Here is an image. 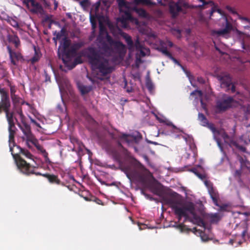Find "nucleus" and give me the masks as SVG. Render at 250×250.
<instances>
[{
  "mask_svg": "<svg viewBox=\"0 0 250 250\" xmlns=\"http://www.w3.org/2000/svg\"><path fill=\"white\" fill-rule=\"evenodd\" d=\"M8 49L10 54V58L11 59L12 62L14 63H16L15 59H19L21 58V55L20 54H16L15 52L12 51L11 49L8 47Z\"/></svg>",
  "mask_w": 250,
  "mask_h": 250,
  "instance_id": "obj_5",
  "label": "nucleus"
},
{
  "mask_svg": "<svg viewBox=\"0 0 250 250\" xmlns=\"http://www.w3.org/2000/svg\"><path fill=\"white\" fill-rule=\"evenodd\" d=\"M191 95L192 96L195 95V98H199V99H200L201 97L202 93L200 91L196 90L194 92L191 93Z\"/></svg>",
  "mask_w": 250,
  "mask_h": 250,
  "instance_id": "obj_12",
  "label": "nucleus"
},
{
  "mask_svg": "<svg viewBox=\"0 0 250 250\" xmlns=\"http://www.w3.org/2000/svg\"><path fill=\"white\" fill-rule=\"evenodd\" d=\"M118 23L120 24V25H121V26H122L123 27H126V25L124 24V21L122 20H120L119 21H118Z\"/></svg>",
  "mask_w": 250,
  "mask_h": 250,
  "instance_id": "obj_17",
  "label": "nucleus"
},
{
  "mask_svg": "<svg viewBox=\"0 0 250 250\" xmlns=\"http://www.w3.org/2000/svg\"><path fill=\"white\" fill-rule=\"evenodd\" d=\"M210 129H211V130L214 132V128L213 127H210Z\"/></svg>",
  "mask_w": 250,
  "mask_h": 250,
  "instance_id": "obj_26",
  "label": "nucleus"
},
{
  "mask_svg": "<svg viewBox=\"0 0 250 250\" xmlns=\"http://www.w3.org/2000/svg\"><path fill=\"white\" fill-rule=\"evenodd\" d=\"M234 102L230 98H228L226 100L223 101L220 104H219V107L221 109H225L229 107L234 106Z\"/></svg>",
  "mask_w": 250,
  "mask_h": 250,
  "instance_id": "obj_4",
  "label": "nucleus"
},
{
  "mask_svg": "<svg viewBox=\"0 0 250 250\" xmlns=\"http://www.w3.org/2000/svg\"><path fill=\"white\" fill-rule=\"evenodd\" d=\"M130 41V39H128V42Z\"/></svg>",
  "mask_w": 250,
  "mask_h": 250,
  "instance_id": "obj_31",
  "label": "nucleus"
},
{
  "mask_svg": "<svg viewBox=\"0 0 250 250\" xmlns=\"http://www.w3.org/2000/svg\"><path fill=\"white\" fill-rule=\"evenodd\" d=\"M9 41L15 44L16 47H18L20 44V41L18 38L16 36H11L9 38Z\"/></svg>",
  "mask_w": 250,
  "mask_h": 250,
  "instance_id": "obj_8",
  "label": "nucleus"
},
{
  "mask_svg": "<svg viewBox=\"0 0 250 250\" xmlns=\"http://www.w3.org/2000/svg\"><path fill=\"white\" fill-rule=\"evenodd\" d=\"M228 9L231 15V21L225 16H222L220 21L226 24V27L223 30L213 31L212 35L225 36L232 30L235 38L244 39L249 35L246 31H250V21L241 17L234 9L231 8Z\"/></svg>",
  "mask_w": 250,
  "mask_h": 250,
  "instance_id": "obj_1",
  "label": "nucleus"
},
{
  "mask_svg": "<svg viewBox=\"0 0 250 250\" xmlns=\"http://www.w3.org/2000/svg\"><path fill=\"white\" fill-rule=\"evenodd\" d=\"M162 52H163L164 54H168V53L167 52V51H166V50H163V51H162Z\"/></svg>",
  "mask_w": 250,
  "mask_h": 250,
  "instance_id": "obj_21",
  "label": "nucleus"
},
{
  "mask_svg": "<svg viewBox=\"0 0 250 250\" xmlns=\"http://www.w3.org/2000/svg\"><path fill=\"white\" fill-rule=\"evenodd\" d=\"M217 144H218V146H219V147H220V143H219V141H217Z\"/></svg>",
  "mask_w": 250,
  "mask_h": 250,
  "instance_id": "obj_25",
  "label": "nucleus"
},
{
  "mask_svg": "<svg viewBox=\"0 0 250 250\" xmlns=\"http://www.w3.org/2000/svg\"><path fill=\"white\" fill-rule=\"evenodd\" d=\"M37 147L39 149H41V147L40 146H37Z\"/></svg>",
  "mask_w": 250,
  "mask_h": 250,
  "instance_id": "obj_28",
  "label": "nucleus"
},
{
  "mask_svg": "<svg viewBox=\"0 0 250 250\" xmlns=\"http://www.w3.org/2000/svg\"><path fill=\"white\" fill-rule=\"evenodd\" d=\"M47 178L50 182L58 183V180L54 175H48Z\"/></svg>",
  "mask_w": 250,
  "mask_h": 250,
  "instance_id": "obj_10",
  "label": "nucleus"
},
{
  "mask_svg": "<svg viewBox=\"0 0 250 250\" xmlns=\"http://www.w3.org/2000/svg\"><path fill=\"white\" fill-rule=\"evenodd\" d=\"M119 6L120 7V10L122 11H123L124 10V7H126V3L124 1H121L119 2Z\"/></svg>",
  "mask_w": 250,
  "mask_h": 250,
  "instance_id": "obj_13",
  "label": "nucleus"
},
{
  "mask_svg": "<svg viewBox=\"0 0 250 250\" xmlns=\"http://www.w3.org/2000/svg\"><path fill=\"white\" fill-rule=\"evenodd\" d=\"M27 8L31 11L35 12L40 9V5L34 0H28L26 2Z\"/></svg>",
  "mask_w": 250,
  "mask_h": 250,
  "instance_id": "obj_3",
  "label": "nucleus"
},
{
  "mask_svg": "<svg viewBox=\"0 0 250 250\" xmlns=\"http://www.w3.org/2000/svg\"><path fill=\"white\" fill-rule=\"evenodd\" d=\"M55 8H56L58 6V4L55 1Z\"/></svg>",
  "mask_w": 250,
  "mask_h": 250,
  "instance_id": "obj_23",
  "label": "nucleus"
},
{
  "mask_svg": "<svg viewBox=\"0 0 250 250\" xmlns=\"http://www.w3.org/2000/svg\"><path fill=\"white\" fill-rule=\"evenodd\" d=\"M63 61H64V62L65 63V64L67 66H68V64H67V62H66L64 60H63Z\"/></svg>",
  "mask_w": 250,
  "mask_h": 250,
  "instance_id": "obj_27",
  "label": "nucleus"
},
{
  "mask_svg": "<svg viewBox=\"0 0 250 250\" xmlns=\"http://www.w3.org/2000/svg\"><path fill=\"white\" fill-rule=\"evenodd\" d=\"M169 46H171L172 45V44L170 42H169Z\"/></svg>",
  "mask_w": 250,
  "mask_h": 250,
  "instance_id": "obj_30",
  "label": "nucleus"
},
{
  "mask_svg": "<svg viewBox=\"0 0 250 250\" xmlns=\"http://www.w3.org/2000/svg\"><path fill=\"white\" fill-rule=\"evenodd\" d=\"M189 212H190L191 211L189 210L184 208H177L176 210V213L179 214L180 216H188Z\"/></svg>",
  "mask_w": 250,
  "mask_h": 250,
  "instance_id": "obj_6",
  "label": "nucleus"
},
{
  "mask_svg": "<svg viewBox=\"0 0 250 250\" xmlns=\"http://www.w3.org/2000/svg\"><path fill=\"white\" fill-rule=\"evenodd\" d=\"M201 238H202L203 241H205L207 240V239H204V237H203V236H202V235L201 236Z\"/></svg>",
  "mask_w": 250,
  "mask_h": 250,
  "instance_id": "obj_22",
  "label": "nucleus"
},
{
  "mask_svg": "<svg viewBox=\"0 0 250 250\" xmlns=\"http://www.w3.org/2000/svg\"><path fill=\"white\" fill-rule=\"evenodd\" d=\"M217 13L221 14V13L220 11L219 10L217 11Z\"/></svg>",
  "mask_w": 250,
  "mask_h": 250,
  "instance_id": "obj_29",
  "label": "nucleus"
},
{
  "mask_svg": "<svg viewBox=\"0 0 250 250\" xmlns=\"http://www.w3.org/2000/svg\"><path fill=\"white\" fill-rule=\"evenodd\" d=\"M11 94H12V98L13 101L15 102H19V100H16V96L13 95L14 89L12 87H11Z\"/></svg>",
  "mask_w": 250,
  "mask_h": 250,
  "instance_id": "obj_16",
  "label": "nucleus"
},
{
  "mask_svg": "<svg viewBox=\"0 0 250 250\" xmlns=\"http://www.w3.org/2000/svg\"><path fill=\"white\" fill-rule=\"evenodd\" d=\"M12 25L13 26H18V23L17 22H16L15 21H13V23H11Z\"/></svg>",
  "mask_w": 250,
  "mask_h": 250,
  "instance_id": "obj_19",
  "label": "nucleus"
},
{
  "mask_svg": "<svg viewBox=\"0 0 250 250\" xmlns=\"http://www.w3.org/2000/svg\"><path fill=\"white\" fill-rule=\"evenodd\" d=\"M180 10V7L177 3H171L170 4V10L173 14H176Z\"/></svg>",
  "mask_w": 250,
  "mask_h": 250,
  "instance_id": "obj_7",
  "label": "nucleus"
},
{
  "mask_svg": "<svg viewBox=\"0 0 250 250\" xmlns=\"http://www.w3.org/2000/svg\"><path fill=\"white\" fill-rule=\"evenodd\" d=\"M80 90H81V92L82 93H84L85 92H87L89 91V88H87V87H80Z\"/></svg>",
  "mask_w": 250,
  "mask_h": 250,
  "instance_id": "obj_15",
  "label": "nucleus"
},
{
  "mask_svg": "<svg viewBox=\"0 0 250 250\" xmlns=\"http://www.w3.org/2000/svg\"><path fill=\"white\" fill-rule=\"evenodd\" d=\"M219 80L222 87H225L227 90L231 89L232 91H234L233 85L231 83L230 78L229 76L225 75L220 78Z\"/></svg>",
  "mask_w": 250,
  "mask_h": 250,
  "instance_id": "obj_2",
  "label": "nucleus"
},
{
  "mask_svg": "<svg viewBox=\"0 0 250 250\" xmlns=\"http://www.w3.org/2000/svg\"><path fill=\"white\" fill-rule=\"evenodd\" d=\"M197 175L201 179H203V177H202L201 176H200V175H198V174H197Z\"/></svg>",
  "mask_w": 250,
  "mask_h": 250,
  "instance_id": "obj_24",
  "label": "nucleus"
},
{
  "mask_svg": "<svg viewBox=\"0 0 250 250\" xmlns=\"http://www.w3.org/2000/svg\"><path fill=\"white\" fill-rule=\"evenodd\" d=\"M212 199H213V201H214V203L216 205H217V201H216V200L215 199V198H214V197H212Z\"/></svg>",
  "mask_w": 250,
  "mask_h": 250,
  "instance_id": "obj_20",
  "label": "nucleus"
},
{
  "mask_svg": "<svg viewBox=\"0 0 250 250\" xmlns=\"http://www.w3.org/2000/svg\"><path fill=\"white\" fill-rule=\"evenodd\" d=\"M126 20L127 21L130 20L131 17L129 15V14L128 13H126Z\"/></svg>",
  "mask_w": 250,
  "mask_h": 250,
  "instance_id": "obj_18",
  "label": "nucleus"
},
{
  "mask_svg": "<svg viewBox=\"0 0 250 250\" xmlns=\"http://www.w3.org/2000/svg\"><path fill=\"white\" fill-rule=\"evenodd\" d=\"M198 119L203 125H205L207 124V120L203 114H199Z\"/></svg>",
  "mask_w": 250,
  "mask_h": 250,
  "instance_id": "obj_9",
  "label": "nucleus"
},
{
  "mask_svg": "<svg viewBox=\"0 0 250 250\" xmlns=\"http://www.w3.org/2000/svg\"><path fill=\"white\" fill-rule=\"evenodd\" d=\"M193 1L197 2L199 3V4L194 5V7H200V6H202L204 3L203 0H193Z\"/></svg>",
  "mask_w": 250,
  "mask_h": 250,
  "instance_id": "obj_14",
  "label": "nucleus"
},
{
  "mask_svg": "<svg viewBox=\"0 0 250 250\" xmlns=\"http://www.w3.org/2000/svg\"><path fill=\"white\" fill-rule=\"evenodd\" d=\"M160 121L161 122L165 123L167 126H171L173 128H176V127L172 124V123H171L170 121H168L166 119L164 120H160Z\"/></svg>",
  "mask_w": 250,
  "mask_h": 250,
  "instance_id": "obj_11",
  "label": "nucleus"
},
{
  "mask_svg": "<svg viewBox=\"0 0 250 250\" xmlns=\"http://www.w3.org/2000/svg\"><path fill=\"white\" fill-rule=\"evenodd\" d=\"M138 2L140 1V0H136Z\"/></svg>",
  "mask_w": 250,
  "mask_h": 250,
  "instance_id": "obj_32",
  "label": "nucleus"
}]
</instances>
